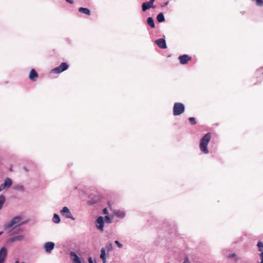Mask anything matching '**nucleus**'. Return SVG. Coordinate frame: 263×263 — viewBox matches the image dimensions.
<instances>
[{
	"label": "nucleus",
	"mask_w": 263,
	"mask_h": 263,
	"mask_svg": "<svg viewBox=\"0 0 263 263\" xmlns=\"http://www.w3.org/2000/svg\"><path fill=\"white\" fill-rule=\"evenodd\" d=\"M211 135L210 133L206 134L200 140L199 147L201 152L204 154H208L209 150L207 146L210 141Z\"/></svg>",
	"instance_id": "nucleus-1"
},
{
	"label": "nucleus",
	"mask_w": 263,
	"mask_h": 263,
	"mask_svg": "<svg viewBox=\"0 0 263 263\" xmlns=\"http://www.w3.org/2000/svg\"><path fill=\"white\" fill-rule=\"evenodd\" d=\"M185 110V106L183 104L176 102L174 104L173 111L174 116H179L183 114Z\"/></svg>",
	"instance_id": "nucleus-2"
},
{
	"label": "nucleus",
	"mask_w": 263,
	"mask_h": 263,
	"mask_svg": "<svg viewBox=\"0 0 263 263\" xmlns=\"http://www.w3.org/2000/svg\"><path fill=\"white\" fill-rule=\"evenodd\" d=\"M69 67L68 64L66 62L62 63L59 66L52 70V72L56 73H60L67 70Z\"/></svg>",
	"instance_id": "nucleus-3"
},
{
	"label": "nucleus",
	"mask_w": 263,
	"mask_h": 263,
	"mask_svg": "<svg viewBox=\"0 0 263 263\" xmlns=\"http://www.w3.org/2000/svg\"><path fill=\"white\" fill-rule=\"evenodd\" d=\"M21 220V218L20 216H16L14 217L10 222H8L5 225V228L6 229L10 228L14 225H19L20 224V222Z\"/></svg>",
	"instance_id": "nucleus-4"
},
{
	"label": "nucleus",
	"mask_w": 263,
	"mask_h": 263,
	"mask_svg": "<svg viewBox=\"0 0 263 263\" xmlns=\"http://www.w3.org/2000/svg\"><path fill=\"white\" fill-rule=\"evenodd\" d=\"M12 184V180L10 178L7 177L4 182L0 185V192L3 191L5 188L10 187Z\"/></svg>",
	"instance_id": "nucleus-5"
},
{
	"label": "nucleus",
	"mask_w": 263,
	"mask_h": 263,
	"mask_svg": "<svg viewBox=\"0 0 263 263\" xmlns=\"http://www.w3.org/2000/svg\"><path fill=\"white\" fill-rule=\"evenodd\" d=\"M61 214L65 216L66 218H69L72 220H74L75 219L72 217V214L69 210V209L66 207L64 206L62 210L61 211Z\"/></svg>",
	"instance_id": "nucleus-6"
},
{
	"label": "nucleus",
	"mask_w": 263,
	"mask_h": 263,
	"mask_svg": "<svg viewBox=\"0 0 263 263\" xmlns=\"http://www.w3.org/2000/svg\"><path fill=\"white\" fill-rule=\"evenodd\" d=\"M155 0H151L148 2L143 3L142 6V9L143 11H145L146 10L151 8H155L153 4Z\"/></svg>",
	"instance_id": "nucleus-7"
},
{
	"label": "nucleus",
	"mask_w": 263,
	"mask_h": 263,
	"mask_svg": "<svg viewBox=\"0 0 263 263\" xmlns=\"http://www.w3.org/2000/svg\"><path fill=\"white\" fill-rule=\"evenodd\" d=\"M97 228L100 230V231H102L103 230V227L104 224V220L102 216L99 217L97 219Z\"/></svg>",
	"instance_id": "nucleus-8"
},
{
	"label": "nucleus",
	"mask_w": 263,
	"mask_h": 263,
	"mask_svg": "<svg viewBox=\"0 0 263 263\" xmlns=\"http://www.w3.org/2000/svg\"><path fill=\"white\" fill-rule=\"evenodd\" d=\"M178 59L181 64H185L191 60V58L187 54H183L179 57Z\"/></svg>",
	"instance_id": "nucleus-9"
},
{
	"label": "nucleus",
	"mask_w": 263,
	"mask_h": 263,
	"mask_svg": "<svg viewBox=\"0 0 263 263\" xmlns=\"http://www.w3.org/2000/svg\"><path fill=\"white\" fill-rule=\"evenodd\" d=\"M156 44L161 49H165L167 46L166 45L165 41L164 39H159L155 41Z\"/></svg>",
	"instance_id": "nucleus-10"
},
{
	"label": "nucleus",
	"mask_w": 263,
	"mask_h": 263,
	"mask_svg": "<svg viewBox=\"0 0 263 263\" xmlns=\"http://www.w3.org/2000/svg\"><path fill=\"white\" fill-rule=\"evenodd\" d=\"M55 246L54 243L52 242H48L45 243L44 248L46 252L50 253L54 249Z\"/></svg>",
	"instance_id": "nucleus-11"
},
{
	"label": "nucleus",
	"mask_w": 263,
	"mask_h": 263,
	"mask_svg": "<svg viewBox=\"0 0 263 263\" xmlns=\"http://www.w3.org/2000/svg\"><path fill=\"white\" fill-rule=\"evenodd\" d=\"M39 77L37 72L34 69H32L29 74V78L32 81H35Z\"/></svg>",
	"instance_id": "nucleus-12"
},
{
	"label": "nucleus",
	"mask_w": 263,
	"mask_h": 263,
	"mask_svg": "<svg viewBox=\"0 0 263 263\" xmlns=\"http://www.w3.org/2000/svg\"><path fill=\"white\" fill-rule=\"evenodd\" d=\"M7 251L6 248H2L0 250V263H3L7 256Z\"/></svg>",
	"instance_id": "nucleus-13"
},
{
	"label": "nucleus",
	"mask_w": 263,
	"mask_h": 263,
	"mask_svg": "<svg viewBox=\"0 0 263 263\" xmlns=\"http://www.w3.org/2000/svg\"><path fill=\"white\" fill-rule=\"evenodd\" d=\"M24 239V236L23 235H18L10 238L9 239V242H13L16 241H22Z\"/></svg>",
	"instance_id": "nucleus-14"
},
{
	"label": "nucleus",
	"mask_w": 263,
	"mask_h": 263,
	"mask_svg": "<svg viewBox=\"0 0 263 263\" xmlns=\"http://www.w3.org/2000/svg\"><path fill=\"white\" fill-rule=\"evenodd\" d=\"M79 11L87 15H90V11L88 8L80 7L79 8Z\"/></svg>",
	"instance_id": "nucleus-15"
},
{
	"label": "nucleus",
	"mask_w": 263,
	"mask_h": 263,
	"mask_svg": "<svg viewBox=\"0 0 263 263\" xmlns=\"http://www.w3.org/2000/svg\"><path fill=\"white\" fill-rule=\"evenodd\" d=\"M70 255L71 257H74L73 261L75 263H81L79 257L75 253L71 252Z\"/></svg>",
	"instance_id": "nucleus-16"
},
{
	"label": "nucleus",
	"mask_w": 263,
	"mask_h": 263,
	"mask_svg": "<svg viewBox=\"0 0 263 263\" xmlns=\"http://www.w3.org/2000/svg\"><path fill=\"white\" fill-rule=\"evenodd\" d=\"M100 258L103 260V263H105V262H106V254H105V250L104 248H102L101 250Z\"/></svg>",
	"instance_id": "nucleus-17"
},
{
	"label": "nucleus",
	"mask_w": 263,
	"mask_h": 263,
	"mask_svg": "<svg viewBox=\"0 0 263 263\" xmlns=\"http://www.w3.org/2000/svg\"><path fill=\"white\" fill-rule=\"evenodd\" d=\"M114 214L118 217L121 218H123L125 216V213L123 212L118 211V210L115 211Z\"/></svg>",
	"instance_id": "nucleus-18"
},
{
	"label": "nucleus",
	"mask_w": 263,
	"mask_h": 263,
	"mask_svg": "<svg viewBox=\"0 0 263 263\" xmlns=\"http://www.w3.org/2000/svg\"><path fill=\"white\" fill-rule=\"evenodd\" d=\"M13 189L16 191L23 192L24 190V186L22 184L15 185L13 187Z\"/></svg>",
	"instance_id": "nucleus-19"
},
{
	"label": "nucleus",
	"mask_w": 263,
	"mask_h": 263,
	"mask_svg": "<svg viewBox=\"0 0 263 263\" xmlns=\"http://www.w3.org/2000/svg\"><path fill=\"white\" fill-rule=\"evenodd\" d=\"M147 23L152 28H154L155 27L154 21L152 17H148L147 20Z\"/></svg>",
	"instance_id": "nucleus-20"
},
{
	"label": "nucleus",
	"mask_w": 263,
	"mask_h": 263,
	"mask_svg": "<svg viewBox=\"0 0 263 263\" xmlns=\"http://www.w3.org/2000/svg\"><path fill=\"white\" fill-rule=\"evenodd\" d=\"M157 20L158 22H162L164 21V16L163 15V14L162 13H160L157 16Z\"/></svg>",
	"instance_id": "nucleus-21"
},
{
	"label": "nucleus",
	"mask_w": 263,
	"mask_h": 263,
	"mask_svg": "<svg viewBox=\"0 0 263 263\" xmlns=\"http://www.w3.org/2000/svg\"><path fill=\"white\" fill-rule=\"evenodd\" d=\"M53 221L55 223H59L60 222V218L58 215L54 214L52 218Z\"/></svg>",
	"instance_id": "nucleus-22"
},
{
	"label": "nucleus",
	"mask_w": 263,
	"mask_h": 263,
	"mask_svg": "<svg viewBox=\"0 0 263 263\" xmlns=\"http://www.w3.org/2000/svg\"><path fill=\"white\" fill-rule=\"evenodd\" d=\"M5 202V197L4 195H2L0 196V209H1Z\"/></svg>",
	"instance_id": "nucleus-23"
},
{
	"label": "nucleus",
	"mask_w": 263,
	"mask_h": 263,
	"mask_svg": "<svg viewBox=\"0 0 263 263\" xmlns=\"http://www.w3.org/2000/svg\"><path fill=\"white\" fill-rule=\"evenodd\" d=\"M189 120L190 122L193 125H195L197 123V122L196 121V119L194 117L189 118Z\"/></svg>",
	"instance_id": "nucleus-24"
},
{
	"label": "nucleus",
	"mask_w": 263,
	"mask_h": 263,
	"mask_svg": "<svg viewBox=\"0 0 263 263\" xmlns=\"http://www.w3.org/2000/svg\"><path fill=\"white\" fill-rule=\"evenodd\" d=\"M257 246L258 247V250L259 251H263V243L261 242H258L257 243Z\"/></svg>",
	"instance_id": "nucleus-25"
},
{
	"label": "nucleus",
	"mask_w": 263,
	"mask_h": 263,
	"mask_svg": "<svg viewBox=\"0 0 263 263\" xmlns=\"http://www.w3.org/2000/svg\"><path fill=\"white\" fill-rule=\"evenodd\" d=\"M261 74H263V67H261L260 68H258L256 70V75L257 76H259Z\"/></svg>",
	"instance_id": "nucleus-26"
},
{
	"label": "nucleus",
	"mask_w": 263,
	"mask_h": 263,
	"mask_svg": "<svg viewBox=\"0 0 263 263\" xmlns=\"http://www.w3.org/2000/svg\"><path fill=\"white\" fill-rule=\"evenodd\" d=\"M107 223H110L111 222V220L110 217L108 216H105V219L104 220Z\"/></svg>",
	"instance_id": "nucleus-27"
},
{
	"label": "nucleus",
	"mask_w": 263,
	"mask_h": 263,
	"mask_svg": "<svg viewBox=\"0 0 263 263\" xmlns=\"http://www.w3.org/2000/svg\"><path fill=\"white\" fill-rule=\"evenodd\" d=\"M115 243L118 246V247L119 248H122L123 245L121 243H120L118 240L115 241Z\"/></svg>",
	"instance_id": "nucleus-28"
},
{
	"label": "nucleus",
	"mask_w": 263,
	"mask_h": 263,
	"mask_svg": "<svg viewBox=\"0 0 263 263\" xmlns=\"http://www.w3.org/2000/svg\"><path fill=\"white\" fill-rule=\"evenodd\" d=\"M260 258H261V262H260V263H263V252H262L260 254Z\"/></svg>",
	"instance_id": "nucleus-29"
},
{
	"label": "nucleus",
	"mask_w": 263,
	"mask_h": 263,
	"mask_svg": "<svg viewBox=\"0 0 263 263\" xmlns=\"http://www.w3.org/2000/svg\"><path fill=\"white\" fill-rule=\"evenodd\" d=\"M103 213L104 214H108V210L106 208L104 209L103 211Z\"/></svg>",
	"instance_id": "nucleus-30"
},
{
	"label": "nucleus",
	"mask_w": 263,
	"mask_h": 263,
	"mask_svg": "<svg viewBox=\"0 0 263 263\" xmlns=\"http://www.w3.org/2000/svg\"><path fill=\"white\" fill-rule=\"evenodd\" d=\"M88 261H89V263H96V261H94V262L93 261L91 257L89 258Z\"/></svg>",
	"instance_id": "nucleus-31"
},
{
	"label": "nucleus",
	"mask_w": 263,
	"mask_h": 263,
	"mask_svg": "<svg viewBox=\"0 0 263 263\" xmlns=\"http://www.w3.org/2000/svg\"><path fill=\"white\" fill-rule=\"evenodd\" d=\"M235 256V254H230L228 257V258H232Z\"/></svg>",
	"instance_id": "nucleus-32"
},
{
	"label": "nucleus",
	"mask_w": 263,
	"mask_h": 263,
	"mask_svg": "<svg viewBox=\"0 0 263 263\" xmlns=\"http://www.w3.org/2000/svg\"><path fill=\"white\" fill-rule=\"evenodd\" d=\"M67 3H69V4H73V1L72 0H65Z\"/></svg>",
	"instance_id": "nucleus-33"
},
{
	"label": "nucleus",
	"mask_w": 263,
	"mask_h": 263,
	"mask_svg": "<svg viewBox=\"0 0 263 263\" xmlns=\"http://www.w3.org/2000/svg\"><path fill=\"white\" fill-rule=\"evenodd\" d=\"M183 263H190V261L187 258L184 260Z\"/></svg>",
	"instance_id": "nucleus-34"
},
{
	"label": "nucleus",
	"mask_w": 263,
	"mask_h": 263,
	"mask_svg": "<svg viewBox=\"0 0 263 263\" xmlns=\"http://www.w3.org/2000/svg\"><path fill=\"white\" fill-rule=\"evenodd\" d=\"M112 249L111 245L109 244L108 246V251H110Z\"/></svg>",
	"instance_id": "nucleus-35"
},
{
	"label": "nucleus",
	"mask_w": 263,
	"mask_h": 263,
	"mask_svg": "<svg viewBox=\"0 0 263 263\" xmlns=\"http://www.w3.org/2000/svg\"><path fill=\"white\" fill-rule=\"evenodd\" d=\"M108 204L109 208H110V204L109 202H108Z\"/></svg>",
	"instance_id": "nucleus-36"
},
{
	"label": "nucleus",
	"mask_w": 263,
	"mask_h": 263,
	"mask_svg": "<svg viewBox=\"0 0 263 263\" xmlns=\"http://www.w3.org/2000/svg\"><path fill=\"white\" fill-rule=\"evenodd\" d=\"M15 263H19V262H18V261L16 260V261H15ZM22 263H24V262H22Z\"/></svg>",
	"instance_id": "nucleus-37"
},
{
	"label": "nucleus",
	"mask_w": 263,
	"mask_h": 263,
	"mask_svg": "<svg viewBox=\"0 0 263 263\" xmlns=\"http://www.w3.org/2000/svg\"><path fill=\"white\" fill-rule=\"evenodd\" d=\"M2 232H0V235L2 234Z\"/></svg>",
	"instance_id": "nucleus-38"
}]
</instances>
